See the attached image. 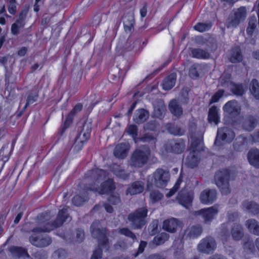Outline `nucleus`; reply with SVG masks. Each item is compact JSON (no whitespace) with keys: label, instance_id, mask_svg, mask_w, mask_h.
I'll return each instance as SVG.
<instances>
[{"label":"nucleus","instance_id":"nucleus-1","mask_svg":"<svg viewBox=\"0 0 259 259\" xmlns=\"http://www.w3.org/2000/svg\"><path fill=\"white\" fill-rule=\"evenodd\" d=\"M107 176L106 171L101 169L95 168L88 171L85 175V178L88 182L92 181L93 183L87 186L86 189L98 192L100 194L112 192L115 189L112 179H108L102 183L100 186L98 185Z\"/></svg>","mask_w":259,"mask_h":259},{"label":"nucleus","instance_id":"nucleus-2","mask_svg":"<svg viewBox=\"0 0 259 259\" xmlns=\"http://www.w3.org/2000/svg\"><path fill=\"white\" fill-rule=\"evenodd\" d=\"M50 212L42 213L37 216L38 226L34 228L31 231L36 233L50 232L55 228L59 227L69 218L68 208H63L59 210L56 220L53 223L49 222Z\"/></svg>","mask_w":259,"mask_h":259},{"label":"nucleus","instance_id":"nucleus-3","mask_svg":"<svg viewBox=\"0 0 259 259\" xmlns=\"http://www.w3.org/2000/svg\"><path fill=\"white\" fill-rule=\"evenodd\" d=\"M147 213L148 209L146 206L139 208L130 213L127 216V219L132 228L134 230L142 228L147 223Z\"/></svg>","mask_w":259,"mask_h":259},{"label":"nucleus","instance_id":"nucleus-4","mask_svg":"<svg viewBox=\"0 0 259 259\" xmlns=\"http://www.w3.org/2000/svg\"><path fill=\"white\" fill-rule=\"evenodd\" d=\"M170 179L169 172L162 168H157L151 176L147 178V189H150L154 184L158 188L166 186Z\"/></svg>","mask_w":259,"mask_h":259},{"label":"nucleus","instance_id":"nucleus-5","mask_svg":"<svg viewBox=\"0 0 259 259\" xmlns=\"http://www.w3.org/2000/svg\"><path fill=\"white\" fill-rule=\"evenodd\" d=\"M150 154L149 147L143 146L136 149L131 155L130 165L136 167H141L145 165Z\"/></svg>","mask_w":259,"mask_h":259},{"label":"nucleus","instance_id":"nucleus-6","mask_svg":"<svg viewBox=\"0 0 259 259\" xmlns=\"http://www.w3.org/2000/svg\"><path fill=\"white\" fill-rule=\"evenodd\" d=\"M230 179V174L228 169L220 170L215 175V184L223 195H227L231 193Z\"/></svg>","mask_w":259,"mask_h":259},{"label":"nucleus","instance_id":"nucleus-7","mask_svg":"<svg viewBox=\"0 0 259 259\" xmlns=\"http://www.w3.org/2000/svg\"><path fill=\"white\" fill-rule=\"evenodd\" d=\"M91 232L92 236L98 240L99 245L102 246L103 248L108 250L109 245L107 238V230L101 227L100 221H95L93 223L91 227Z\"/></svg>","mask_w":259,"mask_h":259},{"label":"nucleus","instance_id":"nucleus-8","mask_svg":"<svg viewBox=\"0 0 259 259\" xmlns=\"http://www.w3.org/2000/svg\"><path fill=\"white\" fill-rule=\"evenodd\" d=\"M91 131L92 121L91 120L87 119L84 122L82 129L72 147L74 151H78L81 149L83 143L87 141L90 138Z\"/></svg>","mask_w":259,"mask_h":259},{"label":"nucleus","instance_id":"nucleus-9","mask_svg":"<svg viewBox=\"0 0 259 259\" xmlns=\"http://www.w3.org/2000/svg\"><path fill=\"white\" fill-rule=\"evenodd\" d=\"M91 131L92 121L91 120L87 119L84 122L82 129L72 147L74 151H78L81 149L83 143L87 141L90 138Z\"/></svg>","mask_w":259,"mask_h":259},{"label":"nucleus","instance_id":"nucleus-10","mask_svg":"<svg viewBox=\"0 0 259 259\" xmlns=\"http://www.w3.org/2000/svg\"><path fill=\"white\" fill-rule=\"evenodd\" d=\"M217 247V244L215 239L210 236H208L200 241L197 249L200 253L210 254L215 250Z\"/></svg>","mask_w":259,"mask_h":259},{"label":"nucleus","instance_id":"nucleus-11","mask_svg":"<svg viewBox=\"0 0 259 259\" xmlns=\"http://www.w3.org/2000/svg\"><path fill=\"white\" fill-rule=\"evenodd\" d=\"M246 9L245 7H240L234 13L230 14L228 18L226 26L227 28H235L246 18Z\"/></svg>","mask_w":259,"mask_h":259},{"label":"nucleus","instance_id":"nucleus-12","mask_svg":"<svg viewBox=\"0 0 259 259\" xmlns=\"http://www.w3.org/2000/svg\"><path fill=\"white\" fill-rule=\"evenodd\" d=\"M218 205H214L206 208L201 209L197 211L196 213L202 216L205 224H209L218 214Z\"/></svg>","mask_w":259,"mask_h":259},{"label":"nucleus","instance_id":"nucleus-13","mask_svg":"<svg viewBox=\"0 0 259 259\" xmlns=\"http://www.w3.org/2000/svg\"><path fill=\"white\" fill-rule=\"evenodd\" d=\"M235 134L230 128L227 127L220 128L218 130L217 136L214 144L220 145L219 142L222 140L226 142H231L234 138Z\"/></svg>","mask_w":259,"mask_h":259},{"label":"nucleus","instance_id":"nucleus-14","mask_svg":"<svg viewBox=\"0 0 259 259\" xmlns=\"http://www.w3.org/2000/svg\"><path fill=\"white\" fill-rule=\"evenodd\" d=\"M185 143L183 139H171L166 144L165 149L167 151L179 154L185 150Z\"/></svg>","mask_w":259,"mask_h":259},{"label":"nucleus","instance_id":"nucleus-15","mask_svg":"<svg viewBox=\"0 0 259 259\" xmlns=\"http://www.w3.org/2000/svg\"><path fill=\"white\" fill-rule=\"evenodd\" d=\"M225 112L232 117H236L239 115L241 107L236 100H231L228 102L223 107Z\"/></svg>","mask_w":259,"mask_h":259},{"label":"nucleus","instance_id":"nucleus-16","mask_svg":"<svg viewBox=\"0 0 259 259\" xmlns=\"http://www.w3.org/2000/svg\"><path fill=\"white\" fill-rule=\"evenodd\" d=\"M217 198V192L215 189H206L201 192L200 195V200L204 204H211Z\"/></svg>","mask_w":259,"mask_h":259},{"label":"nucleus","instance_id":"nucleus-17","mask_svg":"<svg viewBox=\"0 0 259 259\" xmlns=\"http://www.w3.org/2000/svg\"><path fill=\"white\" fill-rule=\"evenodd\" d=\"M30 243L36 246L43 247L49 245L51 243V238L46 235H41L37 236L33 234L29 238Z\"/></svg>","mask_w":259,"mask_h":259},{"label":"nucleus","instance_id":"nucleus-18","mask_svg":"<svg viewBox=\"0 0 259 259\" xmlns=\"http://www.w3.org/2000/svg\"><path fill=\"white\" fill-rule=\"evenodd\" d=\"M193 199V192H188L186 190H182L179 192L177 196V200L179 203L186 208L192 202Z\"/></svg>","mask_w":259,"mask_h":259},{"label":"nucleus","instance_id":"nucleus-19","mask_svg":"<svg viewBox=\"0 0 259 259\" xmlns=\"http://www.w3.org/2000/svg\"><path fill=\"white\" fill-rule=\"evenodd\" d=\"M130 146L126 143H122L118 144L114 150V154L115 157L120 159L124 158L128 152Z\"/></svg>","mask_w":259,"mask_h":259},{"label":"nucleus","instance_id":"nucleus-20","mask_svg":"<svg viewBox=\"0 0 259 259\" xmlns=\"http://www.w3.org/2000/svg\"><path fill=\"white\" fill-rule=\"evenodd\" d=\"M149 112L144 109H139L136 111L133 120L137 124L144 122L149 117Z\"/></svg>","mask_w":259,"mask_h":259},{"label":"nucleus","instance_id":"nucleus-21","mask_svg":"<svg viewBox=\"0 0 259 259\" xmlns=\"http://www.w3.org/2000/svg\"><path fill=\"white\" fill-rule=\"evenodd\" d=\"M168 109L170 113L177 117H180L183 114V108L177 100L170 101L168 105Z\"/></svg>","mask_w":259,"mask_h":259},{"label":"nucleus","instance_id":"nucleus-22","mask_svg":"<svg viewBox=\"0 0 259 259\" xmlns=\"http://www.w3.org/2000/svg\"><path fill=\"white\" fill-rule=\"evenodd\" d=\"M199 162L198 153L190 151L184 160L185 164L190 168L197 166Z\"/></svg>","mask_w":259,"mask_h":259},{"label":"nucleus","instance_id":"nucleus-23","mask_svg":"<svg viewBox=\"0 0 259 259\" xmlns=\"http://www.w3.org/2000/svg\"><path fill=\"white\" fill-rule=\"evenodd\" d=\"M203 229L200 225H194L185 231V235L190 238H196L201 235Z\"/></svg>","mask_w":259,"mask_h":259},{"label":"nucleus","instance_id":"nucleus-24","mask_svg":"<svg viewBox=\"0 0 259 259\" xmlns=\"http://www.w3.org/2000/svg\"><path fill=\"white\" fill-rule=\"evenodd\" d=\"M178 225V220L175 218H171L163 222V229L170 233H175L176 232Z\"/></svg>","mask_w":259,"mask_h":259},{"label":"nucleus","instance_id":"nucleus-25","mask_svg":"<svg viewBox=\"0 0 259 259\" xmlns=\"http://www.w3.org/2000/svg\"><path fill=\"white\" fill-rule=\"evenodd\" d=\"M244 210L255 215L259 213V205L253 201H245L242 203Z\"/></svg>","mask_w":259,"mask_h":259},{"label":"nucleus","instance_id":"nucleus-26","mask_svg":"<svg viewBox=\"0 0 259 259\" xmlns=\"http://www.w3.org/2000/svg\"><path fill=\"white\" fill-rule=\"evenodd\" d=\"M247 158L249 163L259 168V150L252 149L248 153Z\"/></svg>","mask_w":259,"mask_h":259},{"label":"nucleus","instance_id":"nucleus-27","mask_svg":"<svg viewBox=\"0 0 259 259\" xmlns=\"http://www.w3.org/2000/svg\"><path fill=\"white\" fill-rule=\"evenodd\" d=\"M144 183L141 181L134 182L126 190V194L136 195L144 190Z\"/></svg>","mask_w":259,"mask_h":259},{"label":"nucleus","instance_id":"nucleus-28","mask_svg":"<svg viewBox=\"0 0 259 259\" xmlns=\"http://www.w3.org/2000/svg\"><path fill=\"white\" fill-rule=\"evenodd\" d=\"M231 234L234 240H241L244 235L243 228L238 224H234L231 230Z\"/></svg>","mask_w":259,"mask_h":259},{"label":"nucleus","instance_id":"nucleus-29","mask_svg":"<svg viewBox=\"0 0 259 259\" xmlns=\"http://www.w3.org/2000/svg\"><path fill=\"white\" fill-rule=\"evenodd\" d=\"M245 226L251 233L259 236V223L256 220L248 219L245 222Z\"/></svg>","mask_w":259,"mask_h":259},{"label":"nucleus","instance_id":"nucleus-30","mask_svg":"<svg viewBox=\"0 0 259 259\" xmlns=\"http://www.w3.org/2000/svg\"><path fill=\"white\" fill-rule=\"evenodd\" d=\"M82 109V105L80 103L77 104L73 108V109L71 110L70 113L68 115L65 121L64 122V126L65 128L68 127V126L71 123L73 118L74 116L77 113L81 111Z\"/></svg>","mask_w":259,"mask_h":259},{"label":"nucleus","instance_id":"nucleus-31","mask_svg":"<svg viewBox=\"0 0 259 259\" xmlns=\"http://www.w3.org/2000/svg\"><path fill=\"white\" fill-rule=\"evenodd\" d=\"M242 55L240 48L238 47L233 48L230 54L229 60L233 63L240 62L242 60Z\"/></svg>","mask_w":259,"mask_h":259},{"label":"nucleus","instance_id":"nucleus-32","mask_svg":"<svg viewBox=\"0 0 259 259\" xmlns=\"http://www.w3.org/2000/svg\"><path fill=\"white\" fill-rule=\"evenodd\" d=\"M10 251L12 253L13 259H24L23 257L29 256L26 249L22 247L13 246L10 248Z\"/></svg>","mask_w":259,"mask_h":259},{"label":"nucleus","instance_id":"nucleus-33","mask_svg":"<svg viewBox=\"0 0 259 259\" xmlns=\"http://www.w3.org/2000/svg\"><path fill=\"white\" fill-rule=\"evenodd\" d=\"M204 67L201 64H194L192 65L189 70V75L192 78H196L204 73Z\"/></svg>","mask_w":259,"mask_h":259},{"label":"nucleus","instance_id":"nucleus-34","mask_svg":"<svg viewBox=\"0 0 259 259\" xmlns=\"http://www.w3.org/2000/svg\"><path fill=\"white\" fill-rule=\"evenodd\" d=\"M177 75L172 73L164 79L163 82V89L164 90H169L173 88L176 83Z\"/></svg>","mask_w":259,"mask_h":259},{"label":"nucleus","instance_id":"nucleus-35","mask_svg":"<svg viewBox=\"0 0 259 259\" xmlns=\"http://www.w3.org/2000/svg\"><path fill=\"white\" fill-rule=\"evenodd\" d=\"M111 169L117 177L121 179L125 180L128 177V174L119 165L113 164L111 166Z\"/></svg>","mask_w":259,"mask_h":259},{"label":"nucleus","instance_id":"nucleus-36","mask_svg":"<svg viewBox=\"0 0 259 259\" xmlns=\"http://www.w3.org/2000/svg\"><path fill=\"white\" fill-rule=\"evenodd\" d=\"M166 107L162 103H159L154 108L153 116L159 119L162 118L166 113Z\"/></svg>","mask_w":259,"mask_h":259},{"label":"nucleus","instance_id":"nucleus-37","mask_svg":"<svg viewBox=\"0 0 259 259\" xmlns=\"http://www.w3.org/2000/svg\"><path fill=\"white\" fill-rule=\"evenodd\" d=\"M208 119L209 122H213L215 124L220 121L218 109L216 106H213L209 109Z\"/></svg>","mask_w":259,"mask_h":259},{"label":"nucleus","instance_id":"nucleus-38","mask_svg":"<svg viewBox=\"0 0 259 259\" xmlns=\"http://www.w3.org/2000/svg\"><path fill=\"white\" fill-rule=\"evenodd\" d=\"M243 246L247 253H253L255 250L253 240L249 237L244 239Z\"/></svg>","mask_w":259,"mask_h":259},{"label":"nucleus","instance_id":"nucleus-39","mask_svg":"<svg viewBox=\"0 0 259 259\" xmlns=\"http://www.w3.org/2000/svg\"><path fill=\"white\" fill-rule=\"evenodd\" d=\"M256 120L253 116H249L244 121L242 126L243 128L248 131H252L256 126Z\"/></svg>","mask_w":259,"mask_h":259},{"label":"nucleus","instance_id":"nucleus-40","mask_svg":"<svg viewBox=\"0 0 259 259\" xmlns=\"http://www.w3.org/2000/svg\"><path fill=\"white\" fill-rule=\"evenodd\" d=\"M231 90L235 95L242 96L245 93L246 88L242 84L232 83Z\"/></svg>","mask_w":259,"mask_h":259},{"label":"nucleus","instance_id":"nucleus-41","mask_svg":"<svg viewBox=\"0 0 259 259\" xmlns=\"http://www.w3.org/2000/svg\"><path fill=\"white\" fill-rule=\"evenodd\" d=\"M191 53L193 57L198 59H207L209 57V54L201 49H192Z\"/></svg>","mask_w":259,"mask_h":259},{"label":"nucleus","instance_id":"nucleus-42","mask_svg":"<svg viewBox=\"0 0 259 259\" xmlns=\"http://www.w3.org/2000/svg\"><path fill=\"white\" fill-rule=\"evenodd\" d=\"M250 91L253 96L257 100H259V83L258 80L253 79L250 84Z\"/></svg>","mask_w":259,"mask_h":259},{"label":"nucleus","instance_id":"nucleus-43","mask_svg":"<svg viewBox=\"0 0 259 259\" xmlns=\"http://www.w3.org/2000/svg\"><path fill=\"white\" fill-rule=\"evenodd\" d=\"M166 128L169 133L176 136H181L184 134V131L172 123L166 124Z\"/></svg>","mask_w":259,"mask_h":259},{"label":"nucleus","instance_id":"nucleus-44","mask_svg":"<svg viewBox=\"0 0 259 259\" xmlns=\"http://www.w3.org/2000/svg\"><path fill=\"white\" fill-rule=\"evenodd\" d=\"M123 23L126 31H130L135 23L134 17L132 15H125L123 18Z\"/></svg>","mask_w":259,"mask_h":259},{"label":"nucleus","instance_id":"nucleus-45","mask_svg":"<svg viewBox=\"0 0 259 259\" xmlns=\"http://www.w3.org/2000/svg\"><path fill=\"white\" fill-rule=\"evenodd\" d=\"M201 143L202 140L201 138H192L190 151L198 153L201 148Z\"/></svg>","mask_w":259,"mask_h":259},{"label":"nucleus","instance_id":"nucleus-46","mask_svg":"<svg viewBox=\"0 0 259 259\" xmlns=\"http://www.w3.org/2000/svg\"><path fill=\"white\" fill-rule=\"evenodd\" d=\"M116 232L121 235L131 238L134 241L137 239L135 234L128 228H119L116 230Z\"/></svg>","mask_w":259,"mask_h":259},{"label":"nucleus","instance_id":"nucleus-47","mask_svg":"<svg viewBox=\"0 0 259 259\" xmlns=\"http://www.w3.org/2000/svg\"><path fill=\"white\" fill-rule=\"evenodd\" d=\"M169 238V235L166 233H162L154 238V243L157 245L164 243Z\"/></svg>","mask_w":259,"mask_h":259},{"label":"nucleus","instance_id":"nucleus-48","mask_svg":"<svg viewBox=\"0 0 259 259\" xmlns=\"http://www.w3.org/2000/svg\"><path fill=\"white\" fill-rule=\"evenodd\" d=\"M163 195L158 190H152L150 194V198L152 203H155L163 198Z\"/></svg>","mask_w":259,"mask_h":259},{"label":"nucleus","instance_id":"nucleus-49","mask_svg":"<svg viewBox=\"0 0 259 259\" xmlns=\"http://www.w3.org/2000/svg\"><path fill=\"white\" fill-rule=\"evenodd\" d=\"M211 26L210 23H199L194 26L195 30L199 32H204L209 30Z\"/></svg>","mask_w":259,"mask_h":259},{"label":"nucleus","instance_id":"nucleus-50","mask_svg":"<svg viewBox=\"0 0 259 259\" xmlns=\"http://www.w3.org/2000/svg\"><path fill=\"white\" fill-rule=\"evenodd\" d=\"M87 199L88 197L87 196L81 197L79 195H76L72 199V203L76 206H80Z\"/></svg>","mask_w":259,"mask_h":259},{"label":"nucleus","instance_id":"nucleus-51","mask_svg":"<svg viewBox=\"0 0 259 259\" xmlns=\"http://www.w3.org/2000/svg\"><path fill=\"white\" fill-rule=\"evenodd\" d=\"M140 140L143 142H151L152 143H155L156 138L150 134H146L143 135Z\"/></svg>","mask_w":259,"mask_h":259},{"label":"nucleus","instance_id":"nucleus-52","mask_svg":"<svg viewBox=\"0 0 259 259\" xmlns=\"http://www.w3.org/2000/svg\"><path fill=\"white\" fill-rule=\"evenodd\" d=\"M38 97L37 94H30L27 98L26 103L24 107V110L30 105L33 104L37 101Z\"/></svg>","mask_w":259,"mask_h":259},{"label":"nucleus","instance_id":"nucleus-53","mask_svg":"<svg viewBox=\"0 0 259 259\" xmlns=\"http://www.w3.org/2000/svg\"><path fill=\"white\" fill-rule=\"evenodd\" d=\"M108 200L110 203L113 205H117L121 202L120 198L118 194L111 195Z\"/></svg>","mask_w":259,"mask_h":259},{"label":"nucleus","instance_id":"nucleus-54","mask_svg":"<svg viewBox=\"0 0 259 259\" xmlns=\"http://www.w3.org/2000/svg\"><path fill=\"white\" fill-rule=\"evenodd\" d=\"M231 78V75L229 74H226L223 75L220 78V82L222 85H228L229 84L231 85L233 83L230 81Z\"/></svg>","mask_w":259,"mask_h":259},{"label":"nucleus","instance_id":"nucleus-55","mask_svg":"<svg viewBox=\"0 0 259 259\" xmlns=\"http://www.w3.org/2000/svg\"><path fill=\"white\" fill-rule=\"evenodd\" d=\"M157 128V123L155 120H151L147 122L144 126L145 130L153 131Z\"/></svg>","mask_w":259,"mask_h":259},{"label":"nucleus","instance_id":"nucleus-56","mask_svg":"<svg viewBox=\"0 0 259 259\" xmlns=\"http://www.w3.org/2000/svg\"><path fill=\"white\" fill-rule=\"evenodd\" d=\"M9 3L8 11L11 14H15L17 11L16 1H7Z\"/></svg>","mask_w":259,"mask_h":259},{"label":"nucleus","instance_id":"nucleus-57","mask_svg":"<svg viewBox=\"0 0 259 259\" xmlns=\"http://www.w3.org/2000/svg\"><path fill=\"white\" fill-rule=\"evenodd\" d=\"M182 182V180L180 179H179L177 182L176 183L175 185H174L172 189H171V190L167 194L166 196L167 197H170L172 195H173L175 192L178 190L179 188L180 184Z\"/></svg>","mask_w":259,"mask_h":259},{"label":"nucleus","instance_id":"nucleus-58","mask_svg":"<svg viewBox=\"0 0 259 259\" xmlns=\"http://www.w3.org/2000/svg\"><path fill=\"white\" fill-rule=\"evenodd\" d=\"M137 126L135 125H129L127 129V133L131 135L133 138H135L137 136Z\"/></svg>","mask_w":259,"mask_h":259},{"label":"nucleus","instance_id":"nucleus-59","mask_svg":"<svg viewBox=\"0 0 259 259\" xmlns=\"http://www.w3.org/2000/svg\"><path fill=\"white\" fill-rule=\"evenodd\" d=\"M158 229V224L156 221L153 222L152 224H151L148 228L149 234L151 235H154L157 232Z\"/></svg>","mask_w":259,"mask_h":259},{"label":"nucleus","instance_id":"nucleus-60","mask_svg":"<svg viewBox=\"0 0 259 259\" xmlns=\"http://www.w3.org/2000/svg\"><path fill=\"white\" fill-rule=\"evenodd\" d=\"M99 246L96 249V250L94 251L93 254L91 258V259H100L102 257V251L100 248L101 246L99 245ZM103 247V246H102Z\"/></svg>","mask_w":259,"mask_h":259},{"label":"nucleus","instance_id":"nucleus-61","mask_svg":"<svg viewBox=\"0 0 259 259\" xmlns=\"http://www.w3.org/2000/svg\"><path fill=\"white\" fill-rule=\"evenodd\" d=\"M224 93L223 90H219L212 97L210 101V103L217 102L220 98H221Z\"/></svg>","mask_w":259,"mask_h":259},{"label":"nucleus","instance_id":"nucleus-62","mask_svg":"<svg viewBox=\"0 0 259 259\" xmlns=\"http://www.w3.org/2000/svg\"><path fill=\"white\" fill-rule=\"evenodd\" d=\"M76 240L75 241L78 242H81L84 239V232L81 229H78L75 232Z\"/></svg>","mask_w":259,"mask_h":259},{"label":"nucleus","instance_id":"nucleus-63","mask_svg":"<svg viewBox=\"0 0 259 259\" xmlns=\"http://www.w3.org/2000/svg\"><path fill=\"white\" fill-rule=\"evenodd\" d=\"M139 45V41H133L131 39H128L126 44V49L128 51H131L135 48L136 46Z\"/></svg>","mask_w":259,"mask_h":259},{"label":"nucleus","instance_id":"nucleus-64","mask_svg":"<svg viewBox=\"0 0 259 259\" xmlns=\"http://www.w3.org/2000/svg\"><path fill=\"white\" fill-rule=\"evenodd\" d=\"M45 0H35L34 5V11L37 12L39 11L40 8L44 5Z\"/></svg>","mask_w":259,"mask_h":259}]
</instances>
